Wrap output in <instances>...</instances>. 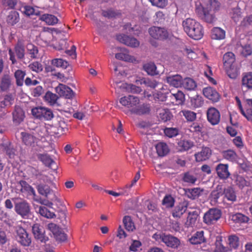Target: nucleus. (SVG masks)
<instances>
[{
	"label": "nucleus",
	"mask_w": 252,
	"mask_h": 252,
	"mask_svg": "<svg viewBox=\"0 0 252 252\" xmlns=\"http://www.w3.org/2000/svg\"><path fill=\"white\" fill-rule=\"evenodd\" d=\"M32 113L34 117L40 120H51L54 117L51 109L42 106L32 108Z\"/></svg>",
	"instance_id": "5"
},
{
	"label": "nucleus",
	"mask_w": 252,
	"mask_h": 252,
	"mask_svg": "<svg viewBox=\"0 0 252 252\" xmlns=\"http://www.w3.org/2000/svg\"><path fill=\"white\" fill-rule=\"evenodd\" d=\"M220 8V3L217 0H209L206 5L205 9L209 11L215 12L219 10Z\"/></svg>",
	"instance_id": "42"
},
{
	"label": "nucleus",
	"mask_w": 252,
	"mask_h": 252,
	"mask_svg": "<svg viewBox=\"0 0 252 252\" xmlns=\"http://www.w3.org/2000/svg\"><path fill=\"white\" fill-rule=\"evenodd\" d=\"M204 95L213 102H217L220 99V94L217 91L212 87H207L203 90Z\"/></svg>",
	"instance_id": "16"
},
{
	"label": "nucleus",
	"mask_w": 252,
	"mask_h": 252,
	"mask_svg": "<svg viewBox=\"0 0 252 252\" xmlns=\"http://www.w3.org/2000/svg\"><path fill=\"white\" fill-rule=\"evenodd\" d=\"M225 195L228 200L234 201L236 200V196L233 189L228 187L224 190Z\"/></svg>",
	"instance_id": "52"
},
{
	"label": "nucleus",
	"mask_w": 252,
	"mask_h": 252,
	"mask_svg": "<svg viewBox=\"0 0 252 252\" xmlns=\"http://www.w3.org/2000/svg\"><path fill=\"white\" fill-rule=\"evenodd\" d=\"M242 86L248 89H252V73L248 72L244 74L242 79Z\"/></svg>",
	"instance_id": "39"
},
{
	"label": "nucleus",
	"mask_w": 252,
	"mask_h": 252,
	"mask_svg": "<svg viewBox=\"0 0 252 252\" xmlns=\"http://www.w3.org/2000/svg\"><path fill=\"white\" fill-rule=\"evenodd\" d=\"M184 30L188 35L195 40L200 39L204 35L202 26L192 18H187L182 23Z\"/></svg>",
	"instance_id": "1"
},
{
	"label": "nucleus",
	"mask_w": 252,
	"mask_h": 252,
	"mask_svg": "<svg viewBox=\"0 0 252 252\" xmlns=\"http://www.w3.org/2000/svg\"><path fill=\"white\" fill-rule=\"evenodd\" d=\"M2 6L7 9H14L17 4L16 0H2Z\"/></svg>",
	"instance_id": "54"
},
{
	"label": "nucleus",
	"mask_w": 252,
	"mask_h": 252,
	"mask_svg": "<svg viewBox=\"0 0 252 252\" xmlns=\"http://www.w3.org/2000/svg\"><path fill=\"white\" fill-rule=\"evenodd\" d=\"M157 153L159 157H164L169 152V148L166 143L159 142L156 146Z\"/></svg>",
	"instance_id": "24"
},
{
	"label": "nucleus",
	"mask_w": 252,
	"mask_h": 252,
	"mask_svg": "<svg viewBox=\"0 0 252 252\" xmlns=\"http://www.w3.org/2000/svg\"><path fill=\"white\" fill-rule=\"evenodd\" d=\"M15 53L18 58L22 59L25 56V48L21 44H17L15 47Z\"/></svg>",
	"instance_id": "58"
},
{
	"label": "nucleus",
	"mask_w": 252,
	"mask_h": 252,
	"mask_svg": "<svg viewBox=\"0 0 252 252\" xmlns=\"http://www.w3.org/2000/svg\"><path fill=\"white\" fill-rule=\"evenodd\" d=\"M36 209H38L36 210L37 212L45 218L53 219L56 217V215L54 212H51L44 206H39Z\"/></svg>",
	"instance_id": "35"
},
{
	"label": "nucleus",
	"mask_w": 252,
	"mask_h": 252,
	"mask_svg": "<svg viewBox=\"0 0 252 252\" xmlns=\"http://www.w3.org/2000/svg\"><path fill=\"white\" fill-rule=\"evenodd\" d=\"M22 141L25 145L29 146H34L37 143V139L33 135L25 132L21 133Z\"/></svg>",
	"instance_id": "21"
},
{
	"label": "nucleus",
	"mask_w": 252,
	"mask_h": 252,
	"mask_svg": "<svg viewBox=\"0 0 252 252\" xmlns=\"http://www.w3.org/2000/svg\"><path fill=\"white\" fill-rule=\"evenodd\" d=\"M56 92L60 96L65 98L70 99L74 96L73 91L67 86L60 84L55 88Z\"/></svg>",
	"instance_id": "15"
},
{
	"label": "nucleus",
	"mask_w": 252,
	"mask_h": 252,
	"mask_svg": "<svg viewBox=\"0 0 252 252\" xmlns=\"http://www.w3.org/2000/svg\"><path fill=\"white\" fill-rule=\"evenodd\" d=\"M148 32L151 37L156 39H164L168 36L167 30L163 28L153 26L149 28Z\"/></svg>",
	"instance_id": "11"
},
{
	"label": "nucleus",
	"mask_w": 252,
	"mask_h": 252,
	"mask_svg": "<svg viewBox=\"0 0 252 252\" xmlns=\"http://www.w3.org/2000/svg\"><path fill=\"white\" fill-rule=\"evenodd\" d=\"M183 78L179 74L171 75L166 77V82L170 86L175 88L182 87Z\"/></svg>",
	"instance_id": "18"
},
{
	"label": "nucleus",
	"mask_w": 252,
	"mask_h": 252,
	"mask_svg": "<svg viewBox=\"0 0 252 252\" xmlns=\"http://www.w3.org/2000/svg\"><path fill=\"white\" fill-rule=\"evenodd\" d=\"M189 241L192 245H198L204 243L206 241V239L204 236V231H197L189 238Z\"/></svg>",
	"instance_id": "19"
},
{
	"label": "nucleus",
	"mask_w": 252,
	"mask_h": 252,
	"mask_svg": "<svg viewBox=\"0 0 252 252\" xmlns=\"http://www.w3.org/2000/svg\"><path fill=\"white\" fill-rule=\"evenodd\" d=\"M231 18L235 22H237L241 18V9L239 8H235L232 9L231 13Z\"/></svg>",
	"instance_id": "57"
},
{
	"label": "nucleus",
	"mask_w": 252,
	"mask_h": 252,
	"mask_svg": "<svg viewBox=\"0 0 252 252\" xmlns=\"http://www.w3.org/2000/svg\"><path fill=\"white\" fill-rule=\"evenodd\" d=\"M191 105L195 108L201 107L204 103L203 98L201 96L196 95L190 98Z\"/></svg>",
	"instance_id": "44"
},
{
	"label": "nucleus",
	"mask_w": 252,
	"mask_h": 252,
	"mask_svg": "<svg viewBox=\"0 0 252 252\" xmlns=\"http://www.w3.org/2000/svg\"><path fill=\"white\" fill-rule=\"evenodd\" d=\"M153 238L157 241L163 243L165 246L173 250H177L181 245V241L177 237L165 233H155Z\"/></svg>",
	"instance_id": "3"
},
{
	"label": "nucleus",
	"mask_w": 252,
	"mask_h": 252,
	"mask_svg": "<svg viewBox=\"0 0 252 252\" xmlns=\"http://www.w3.org/2000/svg\"><path fill=\"white\" fill-rule=\"evenodd\" d=\"M141 85H144L146 87L154 89L158 86V83L155 80H151L148 78H142L139 81Z\"/></svg>",
	"instance_id": "46"
},
{
	"label": "nucleus",
	"mask_w": 252,
	"mask_h": 252,
	"mask_svg": "<svg viewBox=\"0 0 252 252\" xmlns=\"http://www.w3.org/2000/svg\"><path fill=\"white\" fill-rule=\"evenodd\" d=\"M16 239L17 242L23 246H29L31 243V238L27 231L21 226L16 227Z\"/></svg>",
	"instance_id": "8"
},
{
	"label": "nucleus",
	"mask_w": 252,
	"mask_h": 252,
	"mask_svg": "<svg viewBox=\"0 0 252 252\" xmlns=\"http://www.w3.org/2000/svg\"><path fill=\"white\" fill-rule=\"evenodd\" d=\"M211 37L214 39H223L225 37V32L220 28L215 27L212 30Z\"/></svg>",
	"instance_id": "29"
},
{
	"label": "nucleus",
	"mask_w": 252,
	"mask_h": 252,
	"mask_svg": "<svg viewBox=\"0 0 252 252\" xmlns=\"http://www.w3.org/2000/svg\"><path fill=\"white\" fill-rule=\"evenodd\" d=\"M223 63L229 77L236 78L239 74V71L235 63V55L231 52L226 53L223 57Z\"/></svg>",
	"instance_id": "2"
},
{
	"label": "nucleus",
	"mask_w": 252,
	"mask_h": 252,
	"mask_svg": "<svg viewBox=\"0 0 252 252\" xmlns=\"http://www.w3.org/2000/svg\"><path fill=\"white\" fill-rule=\"evenodd\" d=\"M183 180L188 183L194 184L196 181V178L194 175L188 172L185 174Z\"/></svg>",
	"instance_id": "64"
},
{
	"label": "nucleus",
	"mask_w": 252,
	"mask_h": 252,
	"mask_svg": "<svg viewBox=\"0 0 252 252\" xmlns=\"http://www.w3.org/2000/svg\"><path fill=\"white\" fill-rule=\"evenodd\" d=\"M179 146L181 147V150L187 151L191 148L192 146V143L188 140H182L178 143Z\"/></svg>",
	"instance_id": "62"
},
{
	"label": "nucleus",
	"mask_w": 252,
	"mask_h": 252,
	"mask_svg": "<svg viewBox=\"0 0 252 252\" xmlns=\"http://www.w3.org/2000/svg\"><path fill=\"white\" fill-rule=\"evenodd\" d=\"M198 218V213L196 211H193L189 213L185 225L187 227L193 226Z\"/></svg>",
	"instance_id": "25"
},
{
	"label": "nucleus",
	"mask_w": 252,
	"mask_h": 252,
	"mask_svg": "<svg viewBox=\"0 0 252 252\" xmlns=\"http://www.w3.org/2000/svg\"><path fill=\"white\" fill-rule=\"evenodd\" d=\"M13 120L14 122L19 124L22 122L24 118V112L22 109L20 107H15L13 113Z\"/></svg>",
	"instance_id": "23"
},
{
	"label": "nucleus",
	"mask_w": 252,
	"mask_h": 252,
	"mask_svg": "<svg viewBox=\"0 0 252 252\" xmlns=\"http://www.w3.org/2000/svg\"><path fill=\"white\" fill-rule=\"evenodd\" d=\"M175 200L170 195H166L162 200V204L166 208H171L174 206Z\"/></svg>",
	"instance_id": "53"
},
{
	"label": "nucleus",
	"mask_w": 252,
	"mask_h": 252,
	"mask_svg": "<svg viewBox=\"0 0 252 252\" xmlns=\"http://www.w3.org/2000/svg\"><path fill=\"white\" fill-rule=\"evenodd\" d=\"M221 212L217 208L210 209L203 216V221L205 223L210 225L215 223L220 219Z\"/></svg>",
	"instance_id": "6"
},
{
	"label": "nucleus",
	"mask_w": 252,
	"mask_h": 252,
	"mask_svg": "<svg viewBox=\"0 0 252 252\" xmlns=\"http://www.w3.org/2000/svg\"><path fill=\"white\" fill-rule=\"evenodd\" d=\"M228 244L230 247L236 249L239 246V238L235 235H231L228 237Z\"/></svg>",
	"instance_id": "55"
},
{
	"label": "nucleus",
	"mask_w": 252,
	"mask_h": 252,
	"mask_svg": "<svg viewBox=\"0 0 252 252\" xmlns=\"http://www.w3.org/2000/svg\"><path fill=\"white\" fill-rule=\"evenodd\" d=\"M89 154L92 158L100 156V149L95 137H93Z\"/></svg>",
	"instance_id": "17"
},
{
	"label": "nucleus",
	"mask_w": 252,
	"mask_h": 252,
	"mask_svg": "<svg viewBox=\"0 0 252 252\" xmlns=\"http://www.w3.org/2000/svg\"><path fill=\"white\" fill-rule=\"evenodd\" d=\"M218 176L220 179H226L230 176L227 164H219L216 167Z\"/></svg>",
	"instance_id": "20"
},
{
	"label": "nucleus",
	"mask_w": 252,
	"mask_h": 252,
	"mask_svg": "<svg viewBox=\"0 0 252 252\" xmlns=\"http://www.w3.org/2000/svg\"><path fill=\"white\" fill-rule=\"evenodd\" d=\"M181 113L188 121L193 122L196 119V114L194 112L184 110L181 111Z\"/></svg>",
	"instance_id": "51"
},
{
	"label": "nucleus",
	"mask_w": 252,
	"mask_h": 252,
	"mask_svg": "<svg viewBox=\"0 0 252 252\" xmlns=\"http://www.w3.org/2000/svg\"><path fill=\"white\" fill-rule=\"evenodd\" d=\"M32 233L35 238L42 243H45L49 240V238L45 235L43 227L38 223L34 224L32 227Z\"/></svg>",
	"instance_id": "12"
},
{
	"label": "nucleus",
	"mask_w": 252,
	"mask_h": 252,
	"mask_svg": "<svg viewBox=\"0 0 252 252\" xmlns=\"http://www.w3.org/2000/svg\"><path fill=\"white\" fill-rule=\"evenodd\" d=\"M130 111L132 113L137 115H143L149 113L150 111V108L149 105L143 104L130 109Z\"/></svg>",
	"instance_id": "34"
},
{
	"label": "nucleus",
	"mask_w": 252,
	"mask_h": 252,
	"mask_svg": "<svg viewBox=\"0 0 252 252\" xmlns=\"http://www.w3.org/2000/svg\"><path fill=\"white\" fill-rule=\"evenodd\" d=\"M9 241V238L6 230L4 228L0 227V245H3Z\"/></svg>",
	"instance_id": "60"
},
{
	"label": "nucleus",
	"mask_w": 252,
	"mask_h": 252,
	"mask_svg": "<svg viewBox=\"0 0 252 252\" xmlns=\"http://www.w3.org/2000/svg\"><path fill=\"white\" fill-rule=\"evenodd\" d=\"M204 190L203 189H201L199 188H193L188 189V190L186 191V194L187 196L191 199H195L199 197Z\"/></svg>",
	"instance_id": "32"
},
{
	"label": "nucleus",
	"mask_w": 252,
	"mask_h": 252,
	"mask_svg": "<svg viewBox=\"0 0 252 252\" xmlns=\"http://www.w3.org/2000/svg\"><path fill=\"white\" fill-rule=\"evenodd\" d=\"M230 219L233 222L238 223H246L249 220V218L247 216L241 213L233 214L230 216Z\"/></svg>",
	"instance_id": "33"
},
{
	"label": "nucleus",
	"mask_w": 252,
	"mask_h": 252,
	"mask_svg": "<svg viewBox=\"0 0 252 252\" xmlns=\"http://www.w3.org/2000/svg\"><path fill=\"white\" fill-rule=\"evenodd\" d=\"M159 116L160 119L164 122H167L171 119V114L168 110L162 109L160 111Z\"/></svg>",
	"instance_id": "61"
},
{
	"label": "nucleus",
	"mask_w": 252,
	"mask_h": 252,
	"mask_svg": "<svg viewBox=\"0 0 252 252\" xmlns=\"http://www.w3.org/2000/svg\"><path fill=\"white\" fill-rule=\"evenodd\" d=\"M143 68L148 74L154 76L158 74L157 67L153 62L147 63L143 64Z\"/></svg>",
	"instance_id": "31"
},
{
	"label": "nucleus",
	"mask_w": 252,
	"mask_h": 252,
	"mask_svg": "<svg viewBox=\"0 0 252 252\" xmlns=\"http://www.w3.org/2000/svg\"><path fill=\"white\" fill-rule=\"evenodd\" d=\"M182 87L187 90L193 91L197 87V84L193 79L187 77L183 80Z\"/></svg>",
	"instance_id": "28"
},
{
	"label": "nucleus",
	"mask_w": 252,
	"mask_h": 252,
	"mask_svg": "<svg viewBox=\"0 0 252 252\" xmlns=\"http://www.w3.org/2000/svg\"><path fill=\"white\" fill-rule=\"evenodd\" d=\"M51 63L54 66L57 67H61L65 69L69 65L68 62L61 58L53 59Z\"/></svg>",
	"instance_id": "45"
},
{
	"label": "nucleus",
	"mask_w": 252,
	"mask_h": 252,
	"mask_svg": "<svg viewBox=\"0 0 252 252\" xmlns=\"http://www.w3.org/2000/svg\"><path fill=\"white\" fill-rule=\"evenodd\" d=\"M207 117L208 122L214 126L219 123L220 115L219 111L216 108L211 107L207 110Z\"/></svg>",
	"instance_id": "14"
},
{
	"label": "nucleus",
	"mask_w": 252,
	"mask_h": 252,
	"mask_svg": "<svg viewBox=\"0 0 252 252\" xmlns=\"http://www.w3.org/2000/svg\"><path fill=\"white\" fill-rule=\"evenodd\" d=\"M28 53L30 57L32 59H36L38 58V50L37 47L32 43H29L27 45Z\"/></svg>",
	"instance_id": "40"
},
{
	"label": "nucleus",
	"mask_w": 252,
	"mask_h": 252,
	"mask_svg": "<svg viewBox=\"0 0 252 252\" xmlns=\"http://www.w3.org/2000/svg\"><path fill=\"white\" fill-rule=\"evenodd\" d=\"M119 14V13L116 12L115 11L112 9L103 10L102 12V15L103 16L108 18H114Z\"/></svg>",
	"instance_id": "63"
},
{
	"label": "nucleus",
	"mask_w": 252,
	"mask_h": 252,
	"mask_svg": "<svg viewBox=\"0 0 252 252\" xmlns=\"http://www.w3.org/2000/svg\"><path fill=\"white\" fill-rule=\"evenodd\" d=\"M58 96L50 91H47L44 96V100L50 105H54L58 99Z\"/></svg>",
	"instance_id": "36"
},
{
	"label": "nucleus",
	"mask_w": 252,
	"mask_h": 252,
	"mask_svg": "<svg viewBox=\"0 0 252 252\" xmlns=\"http://www.w3.org/2000/svg\"><path fill=\"white\" fill-rule=\"evenodd\" d=\"M37 189L38 193L52 201H58V198L56 194V192L53 190L47 185L40 184L38 185Z\"/></svg>",
	"instance_id": "10"
},
{
	"label": "nucleus",
	"mask_w": 252,
	"mask_h": 252,
	"mask_svg": "<svg viewBox=\"0 0 252 252\" xmlns=\"http://www.w3.org/2000/svg\"><path fill=\"white\" fill-rule=\"evenodd\" d=\"M163 132L166 136L173 138L179 134V129L177 127H165L163 129Z\"/></svg>",
	"instance_id": "43"
},
{
	"label": "nucleus",
	"mask_w": 252,
	"mask_h": 252,
	"mask_svg": "<svg viewBox=\"0 0 252 252\" xmlns=\"http://www.w3.org/2000/svg\"><path fill=\"white\" fill-rule=\"evenodd\" d=\"M26 75V72L21 70H17L14 73V76L16 80V84L18 86H22L23 85L24 78Z\"/></svg>",
	"instance_id": "48"
},
{
	"label": "nucleus",
	"mask_w": 252,
	"mask_h": 252,
	"mask_svg": "<svg viewBox=\"0 0 252 252\" xmlns=\"http://www.w3.org/2000/svg\"><path fill=\"white\" fill-rule=\"evenodd\" d=\"M11 85V79L9 75L4 74L1 78L0 89L1 91H6L9 89Z\"/></svg>",
	"instance_id": "37"
},
{
	"label": "nucleus",
	"mask_w": 252,
	"mask_h": 252,
	"mask_svg": "<svg viewBox=\"0 0 252 252\" xmlns=\"http://www.w3.org/2000/svg\"><path fill=\"white\" fill-rule=\"evenodd\" d=\"M187 207L183 203H180L172 211V216L175 218H180L186 211Z\"/></svg>",
	"instance_id": "30"
},
{
	"label": "nucleus",
	"mask_w": 252,
	"mask_h": 252,
	"mask_svg": "<svg viewBox=\"0 0 252 252\" xmlns=\"http://www.w3.org/2000/svg\"><path fill=\"white\" fill-rule=\"evenodd\" d=\"M14 211L23 219H27L31 215V206L26 199L17 197L13 199Z\"/></svg>",
	"instance_id": "4"
},
{
	"label": "nucleus",
	"mask_w": 252,
	"mask_h": 252,
	"mask_svg": "<svg viewBox=\"0 0 252 252\" xmlns=\"http://www.w3.org/2000/svg\"><path fill=\"white\" fill-rule=\"evenodd\" d=\"M19 14L16 11H11L6 17V22L10 26L15 25L19 22Z\"/></svg>",
	"instance_id": "27"
},
{
	"label": "nucleus",
	"mask_w": 252,
	"mask_h": 252,
	"mask_svg": "<svg viewBox=\"0 0 252 252\" xmlns=\"http://www.w3.org/2000/svg\"><path fill=\"white\" fill-rule=\"evenodd\" d=\"M17 187L20 192L24 193L27 192L30 194H35V190L27 182L24 180H21L18 183Z\"/></svg>",
	"instance_id": "22"
},
{
	"label": "nucleus",
	"mask_w": 252,
	"mask_h": 252,
	"mask_svg": "<svg viewBox=\"0 0 252 252\" xmlns=\"http://www.w3.org/2000/svg\"><path fill=\"white\" fill-rule=\"evenodd\" d=\"M29 67L32 71L37 73L40 72L43 70L42 64L38 62H34L30 63Z\"/></svg>",
	"instance_id": "56"
},
{
	"label": "nucleus",
	"mask_w": 252,
	"mask_h": 252,
	"mask_svg": "<svg viewBox=\"0 0 252 252\" xmlns=\"http://www.w3.org/2000/svg\"><path fill=\"white\" fill-rule=\"evenodd\" d=\"M233 177L235 180V183L240 188H243L245 186H248L249 182L242 176L238 175H234Z\"/></svg>",
	"instance_id": "49"
},
{
	"label": "nucleus",
	"mask_w": 252,
	"mask_h": 252,
	"mask_svg": "<svg viewBox=\"0 0 252 252\" xmlns=\"http://www.w3.org/2000/svg\"><path fill=\"white\" fill-rule=\"evenodd\" d=\"M39 20L45 22L48 25H54L58 23L59 19L55 16L49 14H44L40 16Z\"/></svg>",
	"instance_id": "26"
},
{
	"label": "nucleus",
	"mask_w": 252,
	"mask_h": 252,
	"mask_svg": "<svg viewBox=\"0 0 252 252\" xmlns=\"http://www.w3.org/2000/svg\"><path fill=\"white\" fill-rule=\"evenodd\" d=\"M47 229L53 234L54 237L57 241L64 242L66 240V235L57 224L54 223H49L47 225Z\"/></svg>",
	"instance_id": "9"
},
{
	"label": "nucleus",
	"mask_w": 252,
	"mask_h": 252,
	"mask_svg": "<svg viewBox=\"0 0 252 252\" xmlns=\"http://www.w3.org/2000/svg\"><path fill=\"white\" fill-rule=\"evenodd\" d=\"M43 164L49 168L56 171L58 168V163L53 158H40Z\"/></svg>",
	"instance_id": "38"
},
{
	"label": "nucleus",
	"mask_w": 252,
	"mask_h": 252,
	"mask_svg": "<svg viewBox=\"0 0 252 252\" xmlns=\"http://www.w3.org/2000/svg\"><path fill=\"white\" fill-rule=\"evenodd\" d=\"M170 97L172 99L176 100V104H180L183 102L185 98V95L181 91H178L175 94H171Z\"/></svg>",
	"instance_id": "50"
},
{
	"label": "nucleus",
	"mask_w": 252,
	"mask_h": 252,
	"mask_svg": "<svg viewBox=\"0 0 252 252\" xmlns=\"http://www.w3.org/2000/svg\"><path fill=\"white\" fill-rule=\"evenodd\" d=\"M117 39L120 42L132 47H137L139 45V42L135 38L124 34L118 35Z\"/></svg>",
	"instance_id": "13"
},
{
	"label": "nucleus",
	"mask_w": 252,
	"mask_h": 252,
	"mask_svg": "<svg viewBox=\"0 0 252 252\" xmlns=\"http://www.w3.org/2000/svg\"><path fill=\"white\" fill-rule=\"evenodd\" d=\"M212 154V151L209 147L203 146L200 152L195 154L194 156L195 158H209Z\"/></svg>",
	"instance_id": "47"
},
{
	"label": "nucleus",
	"mask_w": 252,
	"mask_h": 252,
	"mask_svg": "<svg viewBox=\"0 0 252 252\" xmlns=\"http://www.w3.org/2000/svg\"><path fill=\"white\" fill-rule=\"evenodd\" d=\"M129 99L128 108H131V109L135 108L139 103V99L137 96L129 95Z\"/></svg>",
	"instance_id": "59"
},
{
	"label": "nucleus",
	"mask_w": 252,
	"mask_h": 252,
	"mask_svg": "<svg viewBox=\"0 0 252 252\" xmlns=\"http://www.w3.org/2000/svg\"><path fill=\"white\" fill-rule=\"evenodd\" d=\"M123 221L126 229L128 231H133L135 229L134 223L130 216H125Z\"/></svg>",
	"instance_id": "41"
},
{
	"label": "nucleus",
	"mask_w": 252,
	"mask_h": 252,
	"mask_svg": "<svg viewBox=\"0 0 252 252\" xmlns=\"http://www.w3.org/2000/svg\"><path fill=\"white\" fill-rule=\"evenodd\" d=\"M195 12L198 17L204 22L212 24L216 21L214 12L209 11L202 6H198L195 9Z\"/></svg>",
	"instance_id": "7"
}]
</instances>
